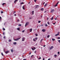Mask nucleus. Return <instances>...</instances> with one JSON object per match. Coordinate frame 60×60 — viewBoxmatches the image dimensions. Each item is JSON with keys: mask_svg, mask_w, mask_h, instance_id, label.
<instances>
[{"mask_svg": "<svg viewBox=\"0 0 60 60\" xmlns=\"http://www.w3.org/2000/svg\"><path fill=\"white\" fill-rule=\"evenodd\" d=\"M53 48H54V47H53V46H52L51 47H50V49H52Z\"/></svg>", "mask_w": 60, "mask_h": 60, "instance_id": "6e6552de", "label": "nucleus"}, {"mask_svg": "<svg viewBox=\"0 0 60 60\" xmlns=\"http://www.w3.org/2000/svg\"><path fill=\"white\" fill-rule=\"evenodd\" d=\"M21 4H24V3L23 2H22L21 3Z\"/></svg>", "mask_w": 60, "mask_h": 60, "instance_id": "c9c22d12", "label": "nucleus"}, {"mask_svg": "<svg viewBox=\"0 0 60 60\" xmlns=\"http://www.w3.org/2000/svg\"><path fill=\"white\" fill-rule=\"evenodd\" d=\"M41 10L42 11H43L44 10V9H43V8H42L41 9Z\"/></svg>", "mask_w": 60, "mask_h": 60, "instance_id": "f3484780", "label": "nucleus"}, {"mask_svg": "<svg viewBox=\"0 0 60 60\" xmlns=\"http://www.w3.org/2000/svg\"><path fill=\"white\" fill-rule=\"evenodd\" d=\"M56 22H55L54 23H53V25H55V24H56Z\"/></svg>", "mask_w": 60, "mask_h": 60, "instance_id": "de8ad7c7", "label": "nucleus"}, {"mask_svg": "<svg viewBox=\"0 0 60 60\" xmlns=\"http://www.w3.org/2000/svg\"><path fill=\"white\" fill-rule=\"evenodd\" d=\"M36 1H37V0H34V2H36Z\"/></svg>", "mask_w": 60, "mask_h": 60, "instance_id": "ea45409f", "label": "nucleus"}, {"mask_svg": "<svg viewBox=\"0 0 60 60\" xmlns=\"http://www.w3.org/2000/svg\"><path fill=\"white\" fill-rule=\"evenodd\" d=\"M41 59V57H40V58H39V59Z\"/></svg>", "mask_w": 60, "mask_h": 60, "instance_id": "79ce46f5", "label": "nucleus"}, {"mask_svg": "<svg viewBox=\"0 0 60 60\" xmlns=\"http://www.w3.org/2000/svg\"><path fill=\"white\" fill-rule=\"evenodd\" d=\"M59 60H60V59H59Z\"/></svg>", "mask_w": 60, "mask_h": 60, "instance_id": "774afa93", "label": "nucleus"}, {"mask_svg": "<svg viewBox=\"0 0 60 60\" xmlns=\"http://www.w3.org/2000/svg\"><path fill=\"white\" fill-rule=\"evenodd\" d=\"M9 52V51H7L5 52V53H6V54H7Z\"/></svg>", "mask_w": 60, "mask_h": 60, "instance_id": "ddd939ff", "label": "nucleus"}, {"mask_svg": "<svg viewBox=\"0 0 60 60\" xmlns=\"http://www.w3.org/2000/svg\"><path fill=\"white\" fill-rule=\"evenodd\" d=\"M53 17H52L51 18V20H53Z\"/></svg>", "mask_w": 60, "mask_h": 60, "instance_id": "b1692460", "label": "nucleus"}, {"mask_svg": "<svg viewBox=\"0 0 60 60\" xmlns=\"http://www.w3.org/2000/svg\"><path fill=\"white\" fill-rule=\"evenodd\" d=\"M41 18H42V15H41Z\"/></svg>", "mask_w": 60, "mask_h": 60, "instance_id": "69168bd1", "label": "nucleus"}, {"mask_svg": "<svg viewBox=\"0 0 60 60\" xmlns=\"http://www.w3.org/2000/svg\"><path fill=\"white\" fill-rule=\"evenodd\" d=\"M45 2H44V3L43 4H45Z\"/></svg>", "mask_w": 60, "mask_h": 60, "instance_id": "0e129e2a", "label": "nucleus"}, {"mask_svg": "<svg viewBox=\"0 0 60 60\" xmlns=\"http://www.w3.org/2000/svg\"><path fill=\"white\" fill-rule=\"evenodd\" d=\"M32 31V29H30V32H31Z\"/></svg>", "mask_w": 60, "mask_h": 60, "instance_id": "9d476101", "label": "nucleus"}, {"mask_svg": "<svg viewBox=\"0 0 60 60\" xmlns=\"http://www.w3.org/2000/svg\"><path fill=\"white\" fill-rule=\"evenodd\" d=\"M3 31H4V30H5V29H4V28H3Z\"/></svg>", "mask_w": 60, "mask_h": 60, "instance_id": "cd10ccee", "label": "nucleus"}, {"mask_svg": "<svg viewBox=\"0 0 60 60\" xmlns=\"http://www.w3.org/2000/svg\"><path fill=\"white\" fill-rule=\"evenodd\" d=\"M47 23L48 25H50V23L49 22H48Z\"/></svg>", "mask_w": 60, "mask_h": 60, "instance_id": "2f4dec72", "label": "nucleus"}, {"mask_svg": "<svg viewBox=\"0 0 60 60\" xmlns=\"http://www.w3.org/2000/svg\"><path fill=\"white\" fill-rule=\"evenodd\" d=\"M2 19V17H1V16H0V21L1 20V19Z\"/></svg>", "mask_w": 60, "mask_h": 60, "instance_id": "4c0bfd02", "label": "nucleus"}, {"mask_svg": "<svg viewBox=\"0 0 60 60\" xmlns=\"http://www.w3.org/2000/svg\"><path fill=\"white\" fill-rule=\"evenodd\" d=\"M25 38H23L22 39V41H25Z\"/></svg>", "mask_w": 60, "mask_h": 60, "instance_id": "39448f33", "label": "nucleus"}, {"mask_svg": "<svg viewBox=\"0 0 60 60\" xmlns=\"http://www.w3.org/2000/svg\"><path fill=\"white\" fill-rule=\"evenodd\" d=\"M36 51H35L34 52L35 53H36Z\"/></svg>", "mask_w": 60, "mask_h": 60, "instance_id": "3c124183", "label": "nucleus"}, {"mask_svg": "<svg viewBox=\"0 0 60 60\" xmlns=\"http://www.w3.org/2000/svg\"><path fill=\"white\" fill-rule=\"evenodd\" d=\"M1 13H3V11H2L1 12Z\"/></svg>", "mask_w": 60, "mask_h": 60, "instance_id": "a18cd8bd", "label": "nucleus"}, {"mask_svg": "<svg viewBox=\"0 0 60 60\" xmlns=\"http://www.w3.org/2000/svg\"><path fill=\"white\" fill-rule=\"evenodd\" d=\"M52 41H55V39L54 38H52Z\"/></svg>", "mask_w": 60, "mask_h": 60, "instance_id": "4be33fe9", "label": "nucleus"}, {"mask_svg": "<svg viewBox=\"0 0 60 60\" xmlns=\"http://www.w3.org/2000/svg\"><path fill=\"white\" fill-rule=\"evenodd\" d=\"M42 40H43V39H42L41 40V41H42Z\"/></svg>", "mask_w": 60, "mask_h": 60, "instance_id": "49530a36", "label": "nucleus"}, {"mask_svg": "<svg viewBox=\"0 0 60 60\" xmlns=\"http://www.w3.org/2000/svg\"><path fill=\"white\" fill-rule=\"evenodd\" d=\"M43 60H45V59L43 58Z\"/></svg>", "mask_w": 60, "mask_h": 60, "instance_id": "5fc2aeb1", "label": "nucleus"}, {"mask_svg": "<svg viewBox=\"0 0 60 60\" xmlns=\"http://www.w3.org/2000/svg\"><path fill=\"white\" fill-rule=\"evenodd\" d=\"M17 21H19V19H18L17 20Z\"/></svg>", "mask_w": 60, "mask_h": 60, "instance_id": "8fccbe9b", "label": "nucleus"}, {"mask_svg": "<svg viewBox=\"0 0 60 60\" xmlns=\"http://www.w3.org/2000/svg\"><path fill=\"white\" fill-rule=\"evenodd\" d=\"M13 44H14V45H16V44L17 43H16V42H15L13 43Z\"/></svg>", "mask_w": 60, "mask_h": 60, "instance_id": "f8f14e48", "label": "nucleus"}, {"mask_svg": "<svg viewBox=\"0 0 60 60\" xmlns=\"http://www.w3.org/2000/svg\"><path fill=\"white\" fill-rule=\"evenodd\" d=\"M34 56V55H32V56H31V57H32V56Z\"/></svg>", "mask_w": 60, "mask_h": 60, "instance_id": "680f3d73", "label": "nucleus"}, {"mask_svg": "<svg viewBox=\"0 0 60 60\" xmlns=\"http://www.w3.org/2000/svg\"><path fill=\"white\" fill-rule=\"evenodd\" d=\"M36 48L35 47H34V48H32V49L33 50H34V49H35Z\"/></svg>", "mask_w": 60, "mask_h": 60, "instance_id": "0eeeda50", "label": "nucleus"}, {"mask_svg": "<svg viewBox=\"0 0 60 60\" xmlns=\"http://www.w3.org/2000/svg\"><path fill=\"white\" fill-rule=\"evenodd\" d=\"M58 41L59 42V43H60V40H58Z\"/></svg>", "mask_w": 60, "mask_h": 60, "instance_id": "7c9ffc66", "label": "nucleus"}, {"mask_svg": "<svg viewBox=\"0 0 60 60\" xmlns=\"http://www.w3.org/2000/svg\"><path fill=\"white\" fill-rule=\"evenodd\" d=\"M47 20H49V18H47Z\"/></svg>", "mask_w": 60, "mask_h": 60, "instance_id": "338daca9", "label": "nucleus"}, {"mask_svg": "<svg viewBox=\"0 0 60 60\" xmlns=\"http://www.w3.org/2000/svg\"><path fill=\"white\" fill-rule=\"evenodd\" d=\"M58 39H60V37H59L57 38Z\"/></svg>", "mask_w": 60, "mask_h": 60, "instance_id": "72a5a7b5", "label": "nucleus"}, {"mask_svg": "<svg viewBox=\"0 0 60 60\" xmlns=\"http://www.w3.org/2000/svg\"><path fill=\"white\" fill-rule=\"evenodd\" d=\"M19 26H21V24H19Z\"/></svg>", "mask_w": 60, "mask_h": 60, "instance_id": "58836bf2", "label": "nucleus"}, {"mask_svg": "<svg viewBox=\"0 0 60 60\" xmlns=\"http://www.w3.org/2000/svg\"><path fill=\"white\" fill-rule=\"evenodd\" d=\"M50 36H49V35H48L47 36V38H49V37Z\"/></svg>", "mask_w": 60, "mask_h": 60, "instance_id": "5701e85b", "label": "nucleus"}, {"mask_svg": "<svg viewBox=\"0 0 60 60\" xmlns=\"http://www.w3.org/2000/svg\"><path fill=\"white\" fill-rule=\"evenodd\" d=\"M58 54H60V52H58Z\"/></svg>", "mask_w": 60, "mask_h": 60, "instance_id": "a19ab883", "label": "nucleus"}, {"mask_svg": "<svg viewBox=\"0 0 60 60\" xmlns=\"http://www.w3.org/2000/svg\"><path fill=\"white\" fill-rule=\"evenodd\" d=\"M31 18H29V19H31Z\"/></svg>", "mask_w": 60, "mask_h": 60, "instance_id": "6e6d98bb", "label": "nucleus"}, {"mask_svg": "<svg viewBox=\"0 0 60 60\" xmlns=\"http://www.w3.org/2000/svg\"><path fill=\"white\" fill-rule=\"evenodd\" d=\"M16 14H15L14 15V16H16Z\"/></svg>", "mask_w": 60, "mask_h": 60, "instance_id": "09e8293b", "label": "nucleus"}, {"mask_svg": "<svg viewBox=\"0 0 60 60\" xmlns=\"http://www.w3.org/2000/svg\"><path fill=\"white\" fill-rule=\"evenodd\" d=\"M22 9L23 10H25V8H24V6H22Z\"/></svg>", "mask_w": 60, "mask_h": 60, "instance_id": "a211bd4d", "label": "nucleus"}, {"mask_svg": "<svg viewBox=\"0 0 60 60\" xmlns=\"http://www.w3.org/2000/svg\"><path fill=\"white\" fill-rule=\"evenodd\" d=\"M29 22H26L25 24V26H26L27 25H29Z\"/></svg>", "mask_w": 60, "mask_h": 60, "instance_id": "f257e3e1", "label": "nucleus"}, {"mask_svg": "<svg viewBox=\"0 0 60 60\" xmlns=\"http://www.w3.org/2000/svg\"><path fill=\"white\" fill-rule=\"evenodd\" d=\"M32 15H33L34 14V11H32Z\"/></svg>", "mask_w": 60, "mask_h": 60, "instance_id": "6ab92c4d", "label": "nucleus"}, {"mask_svg": "<svg viewBox=\"0 0 60 60\" xmlns=\"http://www.w3.org/2000/svg\"><path fill=\"white\" fill-rule=\"evenodd\" d=\"M11 52H13V50L12 49H11Z\"/></svg>", "mask_w": 60, "mask_h": 60, "instance_id": "393cba45", "label": "nucleus"}, {"mask_svg": "<svg viewBox=\"0 0 60 60\" xmlns=\"http://www.w3.org/2000/svg\"><path fill=\"white\" fill-rule=\"evenodd\" d=\"M1 55L2 56H4V54H3V53L2 52H1Z\"/></svg>", "mask_w": 60, "mask_h": 60, "instance_id": "c85d7f7f", "label": "nucleus"}, {"mask_svg": "<svg viewBox=\"0 0 60 60\" xmlns=\"http://www.w3.org/2000/svg\"><path fill=\"white\" fill-rule=\"evenodd\" d=\"M3 38H4V39H5V36H4V37H3Z\"/></svg>", "mask_w": 60, "mask_h": 60, "instance_id": "37998d69", "label": "nucleus"}, {"mask_svg": "<svg viewBox=\"0 0 60 60\" xmlns=\"http://www.w3.org/2000/svg\"><path fill=\"white\" fill-rule=\"evenodd\" d=\"M54 56H55V57H56V56H57V55H54Z\"/></svg>", "mask_w": 60, "mask_h": 60, "instance_id": "aec40b11", "label": "nucleus"}, {"mask_svg": "<svg viewBox=\"0 0 60 60\" xmlns=\"http://www.w3.org/2000/svg\"><path fill=\"white\" fill-rule=\"evenodd\" d=\"M33 41H36V39H35L34 38L33 39Z\"/></svg>", "mask_w": 60, "mask_h": 60, "instance_id": "2eb2a0df", "label": "nucleus"}, {"mask_svg": "<svg viewBox=\"0 0 60 60\" xmlns=\"http://www.w3.org/2000/svg\"><path fill=\"white\" fill-rule=\"evenodd\" d=\"M39 6V5H37L36 6V7H35V8H37Z\"/></svg>", "mask_w": 60, "mask_h": 60, "instance_id": "4468645a", "label": "nucleus"}, {"mask_svg": "<svg viewBox=\"0 0 60 60\" xmlns=\"http://www.w3.org/2000/svg\"><path fill=\"white\" fill-rule=\"evenodd\" d=\"M23 60H26V59H23Z\"/></svg>", "mask_w": 60, "mask_h": 60, "instance_id": "13d9d810", "label": "nucleus"}, {"mask_svg": "<svg viewBox=\"0 0 60 60\" xmlns=\"http://www.w3.org/2000/svg\"><path fill=\"white\" fill-rule=\"evenodd\" d=\"M35 39L36 40H36H37V39H38V38L37 37H36L35 38Z\"/></svg>", "mask_w": 60, "mask_h": 60, "instance_id": "412c9836", "label": "nucleus"}, {"mask_svg": "<svg viewBox=\"0 0 60 60\" xmlns=\"http://www.w3.org/2000/svg\"><path fill=\"white\" fill-rule=\"evenodd\" d=\"M31 54V52H30V53H29V55H30Z\"/></svg>", "mask_w": 60, "mask_h": 60, "instance_id": "4d7b16f0", "label": "nucleus"}, {"mask_svg": "<svg viewBox=\"0 0 60 60\" xmlns=\"http://www.w3.org/2000/svg\"><path fill=\"white\" fill-rule=\"evenodd\" d=\"M59 32H58V34H56L55 35V36H58V35H59Z\"/></svg>", "mask_w": 60, "mask_h": 60, "instance_id": "1a4fd4ad", "label": "nucleus"}, {"mask_svg": "<svg viewBox=\"0 0 60 60\" xmlns=\"http://www.w3.org/2000/svg\"><path fill=\"white\" fill-rule=\"evenodd\" d=\"M50 60V58L49 59H48V60Z\"/></svg>", "mask_w": 60, "mask_h": 60, "instance_id": "603ef678", "label": "nucleus"}, {"mask_svg": "<svg viewBox=\"0 0 60 60\" xmlns=\"http://www.w3.org/2000/svg\"><path fill=\"white\" fill-rule=\"evenodd\" d=\"M43 24H42V25H41V26H43Z\"/></svg>", "mask_w": 60, "mask_h": 60, "instance_id": "e2e57ef3", "label": "nucleus"}, {"mask_svg": "<svg viewBox=\"0 0 60 60\" xmlns=\"http://www.w3.org/2000/svg\"><path fill=\"white\" fill-rule=\"evenodd\" d=\"M16 13V11H15L14 12V13Z\"/></svg>", "mask_w": 60, "mask_h": 60, "instance_id": "052dcab7", "label": "nucleus"}, {"mask_svg": "<svg viewBox=\"0 0 60 60\" xmlns=\"http://www.w3.org/2000/svg\"><path fill=\"white\" fill-rule=\"evenodd\" d=\"M17 1H18V0H15L14 1V3L15 4V3H16V2H17Z\"/></svg>", "mask_w": 60, "mask_h": 60, "instance_id": "9b49d317", "label": "nucleus"}, {"mask_svg": "<svg viewBox=\"0 0 60 60\" xmlns=\"http://www.w3.org/2000/svg\"><path fill=\"white\" fill-rule=\"evenodd\" d=\"M24 32H25V30H24L22 31V33H24Z\"/></svg>", "mask_w": 60, "mask_h": 60, "instance_id": "f704fd0d", "label": "nucleus"}, {"mask_svg": "<svg viewBox=\"0 0 60 60\" xmlns=\"http://www.w3.org/2000/svg\"><path fill=\"white\" fill-rule=\"evenodd\" d=\"M3 35H4V33H3Z\"/></svg>", "mask_w": 60, "mask_h": 60, "instance_id": "bf43d9fd", "label": "nucleus"}, {"mask_svg": "<svg viewBox=\"0 0 60 60\" xmlns=\"http://www.w3.org/2000/svg\"><path fill=\"white\" fill-rule=\"evenodd\" d=\"M17 29L18 30V31H19V30H20V28H17Z\"/></svg>", "mask_w": 60, "mask_h": 60, "instance_id": "dca6fc26", "label": "nucleus"}, {"mask_svg": "<svg viewBox=\"0 0 60 60\" xmlns=\"http://www.w3.org/2000/svg\"><path fill=\"white\" fill-rule=\"evenodd\" d=\"M38 22L39 23H41V21H38Z\"/></svg>", "mask_w": 60, "mask_h": 60, "instance_id": "c03bdc74", "label": "nucleus"}, {"mask_svg": "<svg viewBox=\"0 0 60 60\" xmlns=\"http://www.w3.org/2000/svg\"><path fill=\"white\" fill-rule=\"evenodd\" d=\"M20 38H17V39H14V41H18L19 39H20Z\"/></svg>", "mask_w": 60, "mask_h": 60, "instance_id": "20e7f679", "label": "nucleus"}, {"mask_svg": "<svg viewBox=\"0 0 60 60\" xmlns=\"http://www.w3.org/2000/svg\"><path fill=\"white\" fill-rule=\"evenodd\" d=\"M45 26H48V25L47 24H45Z\"/></svg>", "mask_w": 60, "mask_h": 60, "instance_id": "473e14b6", "label": "nucleus"}, {"mask_svg": "<svg viewBox=\"0 0 60 60\" xmlns=\"http://www.w3.org/2000/svg\"><path fill=\"white\" fill-rule=\"evenodd\" d=\"M47 5V4H45V5L44 6H45V7H46V6Z\"/></svg>", "mask_w": 60, "mask_h": 60, "instance_id": "a878e982", "label": "nucleus"}, {"mask_svg": "<svg viewBox=\"0 0 60 60\" xmlns=\"http://www.w3.org/2000/svg\"><path fill=\"white\" fill-rule=\"evenodd\" d=\"M5 4V3H3L2 4V5H4V4Z\"/></svg>", "mask_w": 60, "mask_h": 60, "instance_id": "c756f323", "label": "nucleus"}, {"mask_svg": "<svg viewBox=\"0 0 60 60\" xmlns=\"http://www.w3.org/2000/svg\"><path fill=\"white\" fill-rule=\"evenodd\" d=\"M11 41V40L10 39L8 41L9 42H10Z\"/></svg>", "mask_w": 60, "mask_h": 60, "instance_id": "bb28decb", "label": "nucleus"}, {"mask_svg": "<svg viewBox=\"0 0 60 60\" xmlns=\"http://www.w3.org/2000/svg\"><path fill=\"white\" fill-rule=\"evenodd\" d=\"M41 31L43 32H45L46 31V30L44 29H43L41 30Z\"/></svg>", "mask_w": 60, "mask_h": 60, "instance_id": "7ed1b4c3", "label": "nucleus"}, {"mask_svg": "<svg viewBox=\"0 0 60 60\" xmlns=\"http://www.w3.org/2000/svg\"><path fill=\"white\" fill-rule=\"evenodd\" d=\"M35 35H36V36H38V34H36Z\"/></svg>", "mask_w": 60, "mask_h": 60, "instance_id": "e433bc0d", "label": "nucleus"}, {"mask_svg": "<svg viewBox=\"0 0 60 60\" xmlns=\"http://www.w3.org/2000/svg\"><path fill=\"white\" fill-rule=\"evenodd\" d=\"M54 9L52 10L51 11V12L52 13V12H53L54 11Z\"/></svg>", "mask_w": 60, "mask_h": 60, "instance_id": "423d86ee", "label": "nucleus"}, {"mask_svg": "<svg viewBox=\"0 0 60 60\" xmlns=\"http://www.w3.org/2000/svg\"><path fill=\"white\" fill-rule=\"evenodd\" d=\"M45 46H46V45H45L43 46V47H45Z\"/></svg>", "mask_w": 60, "mask_h": 60, "instance_id": "864d4df0", "label": "nucleus"}, {"mask_svg": "<svg viewBox=\"0 0 60 60\" xmlns=\"http://www.w3.org/2000/svg\"><path fill=\"white\" fill-rule=\"evenodd\" d=\"M59 3V1H58L56 4L54 6L55 7H56V6H57V4Z\"/></svg>", "mask_w": 60, "mask_h": 60, "instance_id": "f03ea898", "label": "nucleus"}]
</instances>
